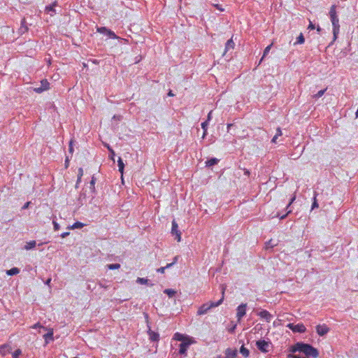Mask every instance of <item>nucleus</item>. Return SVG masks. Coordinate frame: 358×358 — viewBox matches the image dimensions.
Returning <instances> with one entry per match:
<instances>
[{
	"label": "nucleus",
	"instance_id": "obj_9",
	"mask_svg": "<svg viewBox=\"0 0 358 358\" xmlns=\"http://www.w3.org/2000/svg\"><path fill=\"white\" fill-rule=\"evenodd\" d=\"M257 315H259V317H261L262 320H265V322H266L267 323L270 322L271 319L273 318V316L271 315V313L266 310H261V312L257 313Z\"/></svg>",
	"mask_w": 358,
	"mask_h": 358
},
{
	"label": "nucleus",
	"instance_id": "obj_51",
	"mask_svg": "<svg viewBox=\"0 0 358 358\" xmlns=\"http://www.w3.org/2000/svg\"><path fill=\"white\" fill-rule=\"evenodd\" d=\"M267 246L270 245L271 247H273L275 245V244L271 243V239L267 242Z\"/></svg>",
	"mask_w": 358,
	"mask_h": 358
},
{
	"label": "nucleus",
	"instance_id": "obj_15",
	"mask_svg": "<svg viewBox=\"0 0 358 358\" xmlns=\"http://www.w3.org/2000/svg\"><path fill=\"white\" fill-rule=\"evenodd\" d=\"M234 45H235L234 42L233 41V40L231 38L228 40L225 45V50H224L223 55H224L226 54V52H228L229 50H233L234 48Z\"/></svg>",
	"mask_w": 358,
	"mask_h": 358
},
{
	"label": "nucleus",
	"instance_id": "obj_39",
	"mask_svg": "<svg viewBox=\"0 0 358 358\" xmlns=\"http://www.w3.org/2000/svg\"><path fill=\"white\" fill-rule=\"evenodd\" d=\"M28 30L27 27H21L19 29V31L21 34L25 33Z\"/></svg>",
	"mask_w": 358,
	"mask_h": 358
},
{
	"label": "nucleus",
	"instance_id": "obj_4",
	"mask_svg": "<svg viewBox=\"0 0 358 358\" xmlns=\"http://www.w3.org/2000/svg\"><path fill=\"white\" fill-rule=\"evenodd\" d=\"M256 348L262 353H266L271 348V342L266 340H259L256 341Z\"/></svg>",
	"mask_w": 358,
	"mask_h": 358
},
{
	"label": "nucleus",
	"instance_id": "obj_53",
	"mask_svg": "<svg viewBox=\"0 0 358 358\" xmlns=\"http://www.w3.org/2000/svg\"><path fill=\"white\" fill-rule=\"evenodd\" d=\"M50 282H51V278H48V279H47V280H46V285H49Z\"/></svg>",
	"mask_w": 358,
	"mask_h": 358
},
{
	"label": "nucleus",
	"instance_id": "obj_61",
	"mask_svg": "<svg viewBox=\"0 0 358 358\" xmlns=\"http://www.w3.org/2000/svg\"><path fill=\"white\" fill-rule=\"evenodd\" d=\"M231 124H229V125H227V127H231Z\"/></svg>",
	"mask_w": 358,
	"mask_h": 358
},
{
	"label": "nucleus",
	"instance_id": "obj_35",
	"mask_svg": "<svg viewBox=\"0 0 358 358\" xmlns=\"http://www.w3.org/2000/svg\"><path fill=\"white\" fill-rule=\"evenodd\" d=\"M55 6V3H54L53 5L46 6L45 9L48 12L55 13V10L54 9Z\"/></svg>",
	"mask_w": 358,
	"mask_h": 358
},
{
	"label": "nucleus",
	"instance_id": "obj_19",
	"mask_svg": "<svg viewBox=\"0 0 358 358\" xmlns=\"http://www.w3.org/2000/svg\"><path fill=\"white\" fill-rule=\"evenodd\" d=\"M20 272V270L19 268L15 267V268H11L10 269H8L7 270V271H6V273H7V275H17Z\"/></svg>",
	"mask_w": 358,
	"mask_h": 358
},
{
	"label": "nucleus",
	"instance_id": "obj_27",
	"mask_svg": "<svg viewBox=\"0 0 358 358\" xmlns=\"http://www.w3.org/2000/svg\"><path fill=\"white\" fill-rule=\"evenodd\" d=\"M164 293L166 294L169 298H172L175 295L176 292L173 289H166L164 290Z\"/></svg>",
	"mask_w": 358,
	"mask_h": 358
},
{
	"label": "nucleus",
	"instance_id": "obj_57",
	"mask_svg": "<svg viewBox=\"0 0 358 358\" xmlns=\"http://www.w3.org/2000/svg\"><path fill=\"white\" fill-rule=\"evenodd\" d=\"M317 31H319V32H320V31H321V28L318 26V27H317Z\"/></svg>",
	"mask_w": 358,
	"mask_h": 358
},
{
	"label": "nucleus",
	"instance_id": "obj_12",
	"mask_svg": "<svg viewBox=\"0 0 358 358\" xmlns=\"http://www.w3.org/2000/svg\"><path fill=\"white\" fill-rule=\"evenodd\" d=\"M193 343L194 341L182 342V343L180 344V354H186V351L188 349L189 346Z\"/></svg>",
	"mask_w": 358,
	"mask_h": 358
},
{
	"label": "nucleus",
	"instance_id": "obj_13",
	"mask_svg": "<svg viewBox=\"0 0 358 358\" xmlns=\"http://www.w3.org/2000/svg\"><path fill=\"white\" fill-rule=\"evenodd\" d=\"M11 352V347L8 345H3L0 346V355L6 356V355Z\"/></svg>",
	"mask_w": 358,
	"mask_h": 358
},
{
	"label": "nucleus",
	"instance_id": "obj_2",
	"mask_svg": "<svg viewBox=\"0 0 358 358\" xmlns=\"http://www.w3.org/2000/svg\"><path fill=\"white\" fill-rule=\"evenodd\" d=\"M336 6L333 5L331 6L329 10V16L333 25V34H334V40L335 41L337 38V36L339 33V20L336 14Z\"/></svg>",
	"mask_w": 358,
	"mask_h": 358
},
{
	"label": "nucleus",
	"instance_id": "obj_60",
	"mask_svg": "<svg viewBox=\"0 0 358 358\" xmlns=\"http://www.w3.org/2000/svg\"><path fill=\"white\" fill-rule=\"evenodd\" d=\"M358 113H355V118L357 117Z\"/></svg>",
	"mask_w": 358,
	"mask_h": 358
},
{
	"label": "nucleus",
	"instance_id": "obj_25",
	"mask_svg": "<svg viewBox=\"0 0 358 358\" xmlns=\"http://www.w3.org/2000/svg\"><path fill=\"white\" fill-rule=\"evenodd\" d=\"M326 90H327V89H324V90H320L317 93H316V94L313 95V98L315 99H319L320 97L323 96V94H324Z\"/></svg>",
	"mask_w": 358,
	"mask_h": 358
},
{
	"label": "nucleus",
	"instance_id": "obj_49",
	"mask_svg": "<svg viewBox=\"0 0 358 358\" xmlns=\"http://www.w3.org/2000/svg\"><path fill=\"white\" fill-rule=\"evenodd\" d=\"M21 27H27V26L26 25V21H25V20H24V19H23V20H22V22H21Z\"/></svg>",
	"mask_w": 358,
	"mask_h": 358
},
{
	"label": "nucleus",
	"instance_id": "obj_5",
	"mask_svg": "<svg viewBox=\"0 0 358 358\" xmlns=\"http://www.w3.org/2000/svg\"><path fill=\"white\" fill-rule=\"evenodd\" d=\"M287 327L291 329L292 331L294 333L303 334L306 331V327H305L303 323H299L297 324L289 323L287 324Z\"/></svg>",
	"mask_w": 358,
	"mask_h": 358
},
{
	"label": "nucleus",
	"instance_id": "obj_17",
	"mask_svg": "<svg viewBox=\"0 0 358 358\" xmlns=\"http://www.w3.org/2000/svg\"><path fill=\"white\" fill-rule=\"evenodd\" d=\"M148 335H150V339L152 341H157L159 340V334L152 330H148Z\"/></svg>",
	"mask_w": 358,
	"mask_h": 358
},
{
	"label": "nucleus",
	"instance_id": "obj_24",
	"mask_svg": "<svg viewBox=\"0 0 358 358\" xmlns=\"http://www.w3.org/2000/svg\"><path fill=\"white\" fill-rule=\"evenodd\" d=\"M83 226H85L84 224L80 222H76L75 223L73 224V225L71 226V229H80L82 227H83Z\"/></svg>",
	"mask_w": 358,
	"mask_h": 358
},
{
	"label": "nucleus",
	"instance_id": "obj_7",
	"mask_svg": "<svg viewBox=\"0 0 358 358\" xmlns=\"http://www.w3.org/2000/svg\"><path fill=\"white\" fill-rule=\"evenodd\" d=\"M49 87L50 83L45 79L41 80L40 87H34V90L37 93H41L43 91L48 90Z\"/></svg>",
	"mask_w": 358,
	"mask_h": 358
},
{
	"label": "nucleus",
	"instance_id": "obj_30",
	"mask_svg": "<svg viewBox=\"0 0 358 358\" xmlns=\"http://www.w3.org/2000/svg\"><path fill=\"white\" fill-rule=\"evenodd\" d=\"M304 41H305L304 37H303V34H301L297 37V39H296V41L295 44H302V43H304Z\"/></svg>",
	"mask_w": 358,
	"mask_h": 358
},
{
	"label": "nucleus",
	"instance_id": "obj_26",
	"mask_svg": "<svg viewBox=\"0 0 358 358\" xmlns=\"http://www.w3.org/2000/svg\"><path fill=\"white\" fill-rule=\"evenodd\" d=\"M117 164H118V171H120V172L122 173L123 168L124 167V164L122 162V159H121V158H118Z\"/></svg>",
	"mask_w": 358,
	"mask_h": 358
},
{
	"label": "nucleus",
	"instance_id": "obj_32",
	"mask_svg": "<svg viewBox=\"0 0 358 358\" xmlns=\"http://www.w3.org/2000/svg\"><path fill=\"white\" fill-rule=\"evenodd\" d=\"M316 192H314L313 203H312V209L318 208V204L316 201Z\"/></svg>",
	"mask_w": 358,
	"mask_h": 358
},
{
	"label": "nucleus",
	"instance_id": "obj_6",
	"mask_svg": "<svg viewBox=\"0 0 358 358\" xmlns=\"http://www.w3.org/2000/svg\"><path fill=\"white\" fill-rule=\"evenodd\" d=\"M246 314V304L242 303L237 307L236 309V318L240 321L241 318Z\"/></svg>",
	"mask_w": 358,
	"mask_h": 358
},
{
	"label": "nucleus",
	"instance_id": "obj_11",
	"mask_svg": "<svg viewBox=\"0 0 358 358\" xmlns=\"http://www.w3.org/2000/svg\"><path fill=\"white\" fill-rule=\"evenodd\" d=\"M174 338V340H176V341H181L182 343L186 342V341H192V339L190 338V337L185 336L183 334H180V333H175L174 338Z\"/></svg>",
	"mask_w": 358,
	"mask_h": 358
},
{
	"label": "nucleus",
	"instance_id": "obj_58",
	"mask_svg": "<svg viewBox=\"0 0 358 358\" xmlns=\"http://www.w3.org/2000/svg\"><path fill=\"white\" fill-rule=\"evenodd\" d=\"M210 115H211V113H208V115H207V117H208V119L210 118Z\"/></svg>",
	"mask_w": 358,
	"mask_h": 358
},
{
	"label": "nucleus",
	"instance_id": "obj_42",
	"mask_svg": "<svg viewBox=\"0 0 358 358\" xmlns=\"http://www.w3.org/2000/svg\"><path fill=\"white\" fill-rule=\"evenodd\" d=\"M315 28V25L313 24V22H310V24H309V25H308V29H311V30H312V29H314Z\"/></svg>",
	"mask_w": 358,
	"mask_h": 358
},
{
	"label": "nucleus",
	"instance_id": "obj_16",
	"mask_svg": "<svg viewBox=\"0 0 358 358\" xmlns=\"http://www.w3.org/2000/svg\"><path fill=\"white\" fill-rule=\"evenodd\" d=\"M176 262H177V257H175L173 262L168 264L165 266H161V267L158 268L157 272H159L160 273H164V270H166V268H169L173 266V265L175 264Z\"/></svg>",
	"mask_w": 358,
	"mask_h": 358
},
{
	"label": "nucleus",
	"instance_id": "obj_34",
	"mask_svg": "<svg viewBox=\"0 0 358 358\" xmlns=\"http://www.w3.org/2000/svg\"><path fill=\"white\" fill-rule=\"evenodd\" d=\"M21 355V350L17 349L13 352V358H17Z\"/></svg>",
	"mask_w": 358,
	"mask_h": 358
},
{
	"label": "nucleus",
	"instance_id": "obj_38",
	"mask_svg": "<svg viewBox=\"0 0 358 358\" xmlns=\"http://www.w3.org/2000/svg\"><path fill=\"white\" fill-rule=\"evenodd\" d=\"M97 30L99 32L106 34L108 29L106 27H103L98 28Z\"/></svg>",
	"mask_w": 358,
	"mask_h": 358
},
{
	"label": "nucleus",
	"instance_id": "obj_31",
	"mask_svg": "<svg viewBox=\"0 0 358 358\" xmlns=\"http://www.w3.org/2000/svg\"><path fill=\"white\" fill-rule=\"evenodd\" d=\"M136 282H137V283L138 284L146 285L148 282V280L145 278L138 277L137 278V280H136Z\"/></svg>",
	"mask_w": 358,
	"mask_h": 358
},
{
	"label": "nucleus",
	"instance_id": "obj_21",
	"mask_svg": "<svg viewBox=\"0 0 358 358\" xmlns=\"http://www.w3.org/2000/svg\"><path fill=\"white\" fill-rule=\"evenodd\" d=\"M240 352H241V355H242L243 357H244L245 358H248L249 356V350L243 345L241 346Z\"/></svg>",
	"mask_w": 358,
	"mask_h": 358
},
{
	"label": "nucleus",
	"instance_id": "obj_10",
	"mask_svg": "<svg viewBox=\"0 0 358 358\" xmlns=\"http://www.w3.org/2000/svg\"><path fill=\"white\" fill-rule=\"evenodd\" d=\"M329 329L326 324H319L316 326V334L320 336H323L327 334Z\"/></svg>",
	"mask_w": 358,
	"mask_h": 358
},
{
	"label": "nucleus",
	"instance_id": "obj_3",
	"mask_svg": "<svg viewBox=\"0 0 358 358\" xmlns=\"http://www.w3.org/2000/svg\"><path fill=\"white\" fill-rule=\"evenodd\" d=\"M222 294H224V292H222ZM224 299V296H222L221 299L218 300L217 302H210L208 303H204L199 308V310H197V315H203L213 308H215L222 304V300Z\"/></svg>",
	"mask_w": 358,
	"mask_h": 358
},
{
	"label": "nucleus",
	"instance_id": "obj_56",
	"mask_svg": "<svg viewBox=\"0 0 358 358\" xmlns=\"http://www.w3.org/2000/svg\"><path fill=\"white\" fill-rule=\"evenodd\" d=\"M90 184H92V185H93L94 184V179H92V181H90Z\"/></svg>",
	"mask_w": 358,
	"mask_h": 358
},
{
	"label": "nucleus",
	"instance_id": "obj_29",
	"mask_svg": "<svg viewBox=\"0 0 358 358\" xmlns=\"http://www.w3.org/2000/svg\"><path fill=\"white\" fill-rule=\"evenodd\" d=\"M107 268L110 270H117L120 268V264H108L107 265Z\"/></svg>",
	"mask_w": 358,
	"mask_h": 358
},
{
	"label": "nucleus",
	"instance_id": "obj_44",
	"mask_svg": "<svg viewBox=\"0 0 358 358\" xmlns=\"http://www.w3.org/2000/svg\"><path fill=\"white\" fill-rule=\"evenodd\" d=\"M295 199H296L295 196H293V197H292L291 201H289V205H287V207H289V206L292 205V202H294L295 201Z\"/></svg>",
	"mask_w": 358,
	"mask_h": 358
},
{
	"label": "nucleus",
	"instance_id": "obj_23",
	"mask_svg": "<svg viewBox=\"0 0 358 358\" xmlns=\"http://www.w3.org/2000/svg\"><path fill=\"white\" fill-rule=\"evenodd\" d=\"M217 162H218V159H217L216 158H212V159L206 161V166L210 167V166H212L216 164Z\"/></svg>",
	"mask_w": 358,
	"mask_h": 358
},
{
	"label": "nucleus",
	"instance_id": "obj_48",
	"mask_svg": "<svg viewBox=\"0 0 358 358\" xmlns=\"http://www.w3.org/2000/svg\"><path fill=\"white\" fill-rule=\"evenodd\" d=\"M69 235V232H64L60 235V237L62 238H66Z\"/></svg>",
	"mask_w": 358,
	"mask_h": 358
},
{
	"label": "nucleus",
	"instance_id": "obj_62",
	"mask_svg": "<svg viewBox=\"0 0 358 358\" xmlns=\"http://www.w3.org/2000/svg\"><path fill=\"white\" fill-rule=\"evenodd\" d=\"M73 358H76V357H73Z\"/></svg>",
	"mask_w": 358,
	"mask_h": 358
},
{
	"label": "nucleus",
	"instance_id": "obj_43",
	"mask_svg": "<svg viewBox=\"0 0 358 358\" xmlns=\"http://www.w3.org/2000/svg\"><path fill=\"white\" fill-rule=\"evenodd\" d=\"M41 326L40 325V323H36L35 324H34V326L31 327V329H37V328H41Z\"/></svg>",
	"mask_w": 358,
	"mask_h": 358
},
{
	"label": "nucleus",
	"instance_id": "obj_20",
	"mask_svg": "<svg viewBox=\"0 0 358 358\" xmlns=\"http://www.w3.org/2000/svg\"><path fill=\"white\" fill-rule=\"evenodd\" d=\"M282 136V131L280 130V128H278L276 129V133H275V135H274V136H273L272 138V143H276L277 142V138H278V137L281 136Z\"/></svg>",
	"mask_w": 358,
	"mask_h": 358
},
{
	"label": "nucleus",
	"instance_id": "obj_41",
	"mask_svg": "<svg viewBox=\"0 0 358 358\" xmlns=\"http://www.w3.org/2000/svg\"><path fill=\"white\" fill-rule=\"evenodd\" d=\"M45 338H52V331L47 333L46 335H45Z\"/></svg>",
	"mask_w": 358,
	"mask_h": 358
},
{
	"label": "nucleus",
	"instance_id": "obj_59",
	"mask_svg": "<svg viewBox=\"0 0 358 358\" xmlns=\"http://www.w3.org/2000/svg\"><path fill=\"white\" fill-rule=\"evenodd\" d=\"M216 358H224V357H222L221 355H220V356H217V357H216Z\"/></svg>",
	"mask_w": 358,
	"mask_h": 358
},
{
	"label": "nucleus",
	"instance_id": "obj_55",
	"mask_svg": "<svg viewBox=\"0 0 358 358\" xmlns=\"http://www.w3.org/2000/svg\"><path fill=\"white\" fill-rule=\"evenodd\" d=\"M244 174H245V176H249V171L245 169V171H244Z\"/></svg>",
	"mask_w": 358,
	"mask_h": 358
},
{
	"label": "nucleus",
	"instance_id": "obj_8",
	"mask_svg": "<svg viewBox=\"0 0 358 358\" xmlns=\"http://www.w3.org/2000/svg\"><path fill=\"white\" fill-rule=\"evenodd\" d=\"M172 234L173 236H175V238H176L177 241H180L181 234L180 231L178 229V224L175 220H173L172 222Z\"/></svg>",
	"mask_w": 358,
	"mask_h": 358
},
{
	"label": "nucleus",
	"instance_id": "obj_37",
	"mask_svg": "<svg viewBox=\"0 0 358 358\" xmlns=\"http://www.w3.org/2000/svg\"><path fill=\"white\" fill-rule=\"evenodd\" d=\"M83 175V170H82L81 168L78 169V179H77V183L80 182V180H81V177Z\"/></svg>",
	"mask_w": 358,
	"mask_h": 358
},
{
	"label": "nucleus",
	"instance_id": "obj_47",
	"mask_svg": "<svg viewBox=\"0 0 358 358\" xmlns=\"http://www.w3.org/2000/svg\"><path fill=\"white\" fill-rule=\"evenodd\" d=\"M289 357H291V358H306L305 357H301V356H299V355H289Z\"/></svg>",
	"mask_w": 358,
	"mask_h": 358
},
{
	"label": "nucleus",
	"instance_id": "obj_22",
	"mask_svg": "<svg viewBox=\"0 0 358 358\" xmlns=\"http://www.w3.org/2000/svg\"><path fill=\"white\" fill-rule=\"evenodd\" d=\"M271 46H272V44L268 45L265 49H264V54H263V56L262 57V59H260L259 62V64H261V62H262V60L264 59V58L266 56V55L269 52L271 48Z\"/></svg>",
	"mask_w": 358,
	"mask_h": 358
},
{
	"label": "nucleus",
	"instance_id": "obj_28",
	"mask_svg": "<svg viewBox=\"0 0 358 358\" xmlns=\"http://www.w3.org/2000/svg\"><path fill=\"white\" fill-rule=\"evenodd\" d=\"M201 129L204 130V133H203V138H205L206 134L207 133V120L201 122Z\"/></svg>",
	"mask_w": 358,
	"mask_h": 358
},
{
	"label": "nucleus",
	"instance_id": "obj_46",
	"mask_svg": "<svg viewBox=\"0 0 358 358\" xmlns=\"http://www.w3.org/2000/svg\"><path fill=\"white\" fill-rule=\"evenodd\" d=\"M289 213H290V210L287 211V214H285L282 216L278 215V217H280V219L283 220L285 217H286L287 216V214H289Z\"/></svg>",
	"mask_w": 358,
	"mask_h": 358
},
{
	"label": "nucleus",
	"instance_id": "obj_40",
	"mask_svg": "<svg viewBox=\"0 0 358 358\" xmlns=\"http://www.w3.org/2000/svg\"><path fill=\"white\" fill-rule=\"evenodd\" d=\"M52 224H54L55 231H58L59 230V224L57 223V222L54 221V222H52Z\"/></svg>",
	"mask_w": 358,
	"mask_h": 358
},
{
	"label": "nucleus",
	"instance_id": "obj_52",
	"mask_svg": "<svg viewBox=\"0 0 358 358\" xmlns=\"http://www.w3.org/2000/svg\"><path fill=\"white\" fill-rule=\"evenodd\" d=\"M107 149H108L109 152L113 155V150L109 147V145H106Z\"/></svg>",
	"mask_w": 358,
	"mask_h": 358
},
{
	"label": "nucleus",
	"instance_id": "obj_45",
	"mask_svg": "<svg viewBox=\"0 0 358 358\" xmlns=\"http://www.w3.org/2000/svg\"><path fill=\"white\" fill-rule=\"evenodd\" d=\"M29 205H30V201H27V203H24V206H22V209H27V207H29Z\"/></svg>",
	"mask_w": 358,
	"mask_h": 358
},
{
	"label": "nucleus",
	"instance_id": "obj_36",
	"mask_svg": "<svg viewBox=\"0 0 358 358\" xmlns=\"http://www.w3.org/2000/svg\"><path fill=\"white\" fill-rule=\"evenodd\" d=\"M73 144V141L71 140V141H69V148H68V152H69V153H71V155L73 153V148L72 147Z\"/></svg>",
	"mask_w": 358,
	"mask_h": 358
},
{
	"label": "nucleus",
	"instance_id": "obj_14",
	"mask_svg": "<svg viewBox=\"0 0 358 358\" xmlns=\"http://www.w3.org/2000/svg\"><path fill=\"white\" fill-rule=\"evenodd\" d=\"M225 355L227 358H237V350L228 348L225 350Z\"/></svg>",
	"mask_w": 358,
	"mask_h": 358
},
{
	"label": "nucleus",
	"instance_id": "obj_50",
	"mask_svg": "<svg viewBox=\"0 0 358 358\" xmlns=\"http://www.w3.org/2000/svg\"><path fill=\"white\" fill-rule=\"evenodd\" d=\"M68 164H69V158H68V157H66V160H65V166H66V168L68 167Z\"/></svg>",
	"mask_w": 358,
	"mask_h": 358
},
{
	"label": "nucleus",
	"instance_id": "obj_18",
	"mask_svg": "<svg viewBox=\"0 0 358 358\" xmlns=\"http://www.w3.org/2000/svg\"><path fill=\"white\" fill-rule=\"evenodd\" d=\"M36 247V241H31L29 242L26 243V245H24V248L26 250H29L32 248Z\"/></svg>",
	"mask_w": 358,
	"mask_h": 358
},
{
	"label": "nucleus",
	"instance_id": "obj_33",
	"mask_svg": "<svg viewBox=\"0 0 358 358\" xmlns=\"http://www.w3.org/2000/svg\"><path fill=\"white\" fill-rule=\"evenodd\" d=\"M107 36H108L110 38H115L117 36L115 35V34L111 30H108V31L106 32V34Z\"/></svg>",
	"mask_w": 358,
	"mask_h": 358
},
{
	"label": "nucleus",
	"instance_id": "obj_54",
	"mask_svg": "<svg viewBox=\"0 0 358 358\" xmlns=\"http://www.w3.org/2000/svg\"><path fill=\"white\" fill-rule=\"evenodd\" d=\"M168 95H169V96H174V94H173V92H172V90H170V91L169 92Z\"/></svg>",
	"mask_w": 358,
	"mask_h": 358
},
{
	"label": "nucleus",
	"instance_id": "obj_1",
	"mask_svg": "<svg viewBox=\"0 0 358 358\" xmlns=\"http://www.w3.org/2000/svg\"><path fill=\"white\" fill-rule=\"evenodd\" d=\"M292 352H299L306 355V357H311L313 358L318 357V350L312 345L308 343L298 342L294 345L292 346Z\"/></svg>",
	"mask_w": 358,
	"mask_h": 358
}]
</instances>
